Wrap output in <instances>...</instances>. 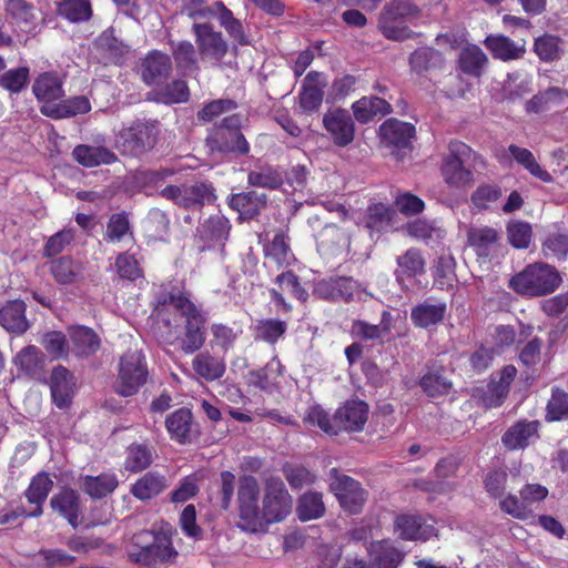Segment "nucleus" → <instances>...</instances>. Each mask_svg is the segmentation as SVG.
Masks as SVG:
<instances>
[{"label":"nucleus","mask_w":568,"mask_h":568,"mask_svg":"<svg viewBox=\"0 0 568 568\" xmlns=\"http://www.w3.org/2000/svg\"><path fill=\"white\" fill-rule=\"evenodd\" d=\"M133 540L138 549L131 550L130 557L134 561L145 566H152L158 562H169L178 555L166 537L154 536L148 530L136 534Z\"/></svg>","instance_id":"423d86ee"},{"label":"nucleus","mask_w":568,"mask_h":568,"mask_svg":"<svg viewBox=\"0 0 568 568\" xmlns=\"http://www.w3.org/2000/svg\"><path fill=\"white\" fill-rule=\"evenodd\" d=\"M118 478L114 474H101L99 476H85L82 481L83 490L92 498H103L118 487Z\"/></svg>","instance_id":"603ef678"},{"label":"nucleus","mask_w":568,"mask_h":568,"mask_svg":"<svg viewBox=\"0 0 568 568\" xmlns=\"http://www.w3.org/2000/svg\"><path fill=\"white\" fill-rule=\"evenodd\" d=\"M393 210L384 203L368 204L365 213V225L372 231H381L393 220Z\"/></svg>","instance_id":"e2e57ef3"},{"label":"nucleus","mask_w":568,"mask_h":568,"mask_svg":"<svg viewBox=\"0 0 568 568\" xmlns=\"http://www.w3.org/2000/svg\"><path fill=\"white\" fill-rule=\"evenodd\" d=\"M53 481L45 473H40L32 478L24 493L29 504L33 505V508L27 513L28 517H39L42 515V505L51 491Z\"/></svg>","instance_id":"cd10ccee"},{"label":"nucleus","mask_w":568,"mask_h":568,"mask_svg":"<svg viewBox=\"0 0 568 568\" xmlns=\"http://www.w3.org/2000/svg\"><path fill=\"white\" fill-rule=\"evenodd\" d=\"M507 237L510 245L515 248H528L532 237V229L528 222L511 221L506 227Z\"/></svg>","instance_id":"774afa93"},{"label":"nucleus","mask_w":568,"mask_h":568,"mask_svg":"<svg viewBox=\"0 0 568 568\" xmlns=\"http://www.w3.org/2000/svg\"><path fill=\"white\" fill-rule=\"evenodd\" d=\"M67 333L80 355H93L101 348V338L98 333L85 325H71Z\"/></svg>","instance_id":"c85d7f7f"},{"label":"nucleus","mask_w":568,"mask_h":568,"mask_svg":"<svg viewBox=\"0 0 568 568\" xmlns=\"http://www.w3.org/2000/svg\"><path fill=\"white\" fill-rule=\"evenodd\" d=\"M484 44L495 59L501 61L517 60L525 53L524 45H517L515 41L503 34L487 36Z\"/></svg>","instance_id":"2f4dec72"},{"label":"nucleus","mask_w":568,"mask_h":568,"mask_svg":"<svg viewBox=\"0 0 568 568\" xmlns=\"http://www.w3.org/2000/svg\"><path fill=\"white\" fill-rule=\"evenodd\" d=\"M166 305L173 306L184 318L181 348L185 353H195L206 339L205 313L183 292L169 293L158 301L155 310L160 313Z\"/></svg>","instance_id":"f257e3e1"},{"label":"nucleus","mask_w":568,"mask_h":568,"mask_svg":"<svg viewBox=\"0 0 568 568\" xmlns=\"http://www.w3.org/2000/svg\"><path fill=\"white\" fill-rule=\"evenodd\" d=\"M45 111L47 118L62 120L89 113L91 111V103L84 95H75L68 99L62 98L54 106H50V110L45 109Z\"/></svg>","instance_id":"7c9ffc66"},{"label":"nucleus","mask_w":568,"mask_h":568,"mask_svg":"<svg viewBox=\"0 0 568 568\" xmlns=\"http://www.w3.org/2000/svg\"><path fill=\"white\" fill-rule=\"evenodd\" d=\"M324 511L325 506L320 493H305L298 500L297 514L303 521L320 518L324 515Z\"/></svg>","instance_id":"13d9d810"},{"label":"nucleus","mask_w":568,"mask_h":568,"mask_svg":"<svg viewBox=\"0 0 568 568\" xmlns=\"http://www.w3.org/2000/svg\"><path fill=\"white\" fill-rule=\"evenodd\" d=\"M114 268L121 280L135 282L143 277V268L134 254L123 252L118 254L114 262Z\"/></svg>","instance_id":"680f3d73"},{"label":"nucleus","mask_w":568,"mask_h":568,"mask_svg":"<svg viewBox=\"0 0 568 568\" xmlns=\"http://www.w3.org/2000/svg\"><path fill=\"white\" fill-rule=\"evenodd\" d=\"M172 72V60L169 54L159 50L146 53L141 62V79L146 85H160Z\"/></svg>","instance_id":"a211bd4d"},{"label":"nucleus","mask_w":568,"mask_h":568,"mask_svg":"<svg viewBox=\"0 0 568 568\" xmlns=\"http://www.w3.org/2000/svg\"><path fill=\"white\" fill-rule=\"evenodd\" d=\"M174 173L169 168L139 170L134 174V182L145 190H159Z\"/></svg>","instance_id":"4d7b16f0"},{"label":"nucleus","mask_w":568,"mask_h":568,"mask_svg":"<svg viewBox=\"0 0 568 568\" xmlns=\"http://www.w3.org/2000/svg\"><path fill=\"white\" fill-rule=\"evenodd\" d=\"M292 497L285 489L284 483L276 477L266 481L263 508L260 511V526L283 520L291 511Z\"/></svg>","instance_id":"1a4fd4ad"},{"label":"nucleus","mask_w":568,"mask_h":568,"mask_svg":"<svg viewBox=\"0 0 568 568\" xmlns=\"http://www.w3.org/2000/svg\"><path fill=\"white\" fill-rule=\"evenodd\" d=\"M7 17L19 27L30 28L34 20V7L27 0H8L4 4Z\"/></svg>","instance_id":"bf43d9fd"},{"label":"nucleus","mask_w":568,"mask_h":568,"mask_svg":"<svg viewBox=\"0 0 568 568\" xmlns=\"http://www.w3.org/2000/svg\"><path fill=\"white\" fill-rule=\"evenodd\" d=\"M237 102L233 99H216L204 103L202 109L196 113L197 121L201 123H210L220 115L234 111Z\"/></svg>","instance_id":"0e129e2a"},{"label":"nucleus","mask_w":568,"mask_h":568,"mask_svg":"<svg viewBox=\"0 0 568 568\" xmlns=\"http://www.w3.org/2000/svg\"><path fill=\"white\" fill-rule=\"evenodd\" d=\"M317 251L332 255L347 242L346 233L336 224H326L315 236Z\"/></svg>","instance_id":"ea45409f"},{"label":"nucleus","mask_w":568,"mask_h":568,"mask_svg":"<svg viewBox=\"0 0 568 568\" xmlns=\"http://www.w3.org/2000/svg\"><path fill=\"white\" fill-rule=\"evenodd\" d=\"M148 376V367L141 357H121L116 393L124 397L133 396L145 384Z\"/></svg>","instance_id":"f8f14e48"},{"label":"nucleus","mask_w":568,"mask_h":568,"mask_svg":"<svg viewBox=\"0 0 568 568\" xmlns=\"http://www.w3.org/2000/svg\"><path fill=\"white\" fill-rule=\"evenodd\" d=\"M242 115L233 113L215 124L205 138V145L211 153L247 155L250 143L241 131Z\"/></svg>","instance_id":"7ed1b4c3"},{"label":"nucleus","mask_w":568,"mask_h":568,"mask_svg":"<svg viewBox=\"0 0 568 568\" xmlns=\"http://www.w3.org/2000/svg\"><path fill=\"white\" fill-rule=\"evenodd\" d=\"M501 196L503 190L498 184L483 183L471 193L470 201L475 207L484 211L490 209Z\"/></svg>","instance_id":"69168bd1"},{"label":"nucleus","mask_w":568,"mask_h":568,"mask_svg":"<svg viewBox=\"0 0 568 568\" xmlns=\"http://www.w3.org/2000/svg\"><path fill=\"white\" fill-rule=\"evenodd\" d=\"M266 203V194L256 191L232 194L227 200L229 206L244 220H252L257 216L265 209Z\"/></svg>","instance_id":"4be33fe9"},{"label":"nucleus","mask_w":568,"mask_h":568,"mask_svg":"<svg viewBox=\"0 0 568 568\" xmlns=\"http://www.w3.org/2000/svg\"><path fill=\"white\" fill-rule=\"evenodd\" d=\"M443 62L442 52L429 47L418 48L409 55V65L418 74L439 68Z\"/></svg>","instance_id":"3c124183"},{"label":"nucleus","mask_w":568,"mask_h":568,"mask_svg":"<svg viewBox=\"0 0 568 568\" xmlns=\"http://www.w3.org/2000/svg\"><path fill=\"white\" fill-rule=\"evenodd\" d=\"M499 240L497 230L490 226L470 227L467 231V243L479 258L488 260Z\"/></svg>","instance_id":"bb28decb"},{"label":"nucleus","mask_w":568,"mask_h":568,"mask_svg":"<svg viewBox=\"0 0 568 568\" xmlns=\"http://www.w3.org/2000/svg\"><path fill=\"white\" fill-rule=\"evenodd\" d=\"M562 39L551 33H544L534 41V52L540 61L551 63L561 59Z\"/></svg>","instance_id":"a18cd8bd"},{"label":"nucleus","mask_w":568,"mask_h":568,"mask_svg":"<svg viewBox=\"0 0 568 568\" xmlns=\"http://www.w3.org/2000/svg\"><path fill=\"white\" fill-rule=\"evenodd\" d=\"M332 473L331 489L338 499L341 507L349 514L361 513L367 498V494L361 487V484L347 475L338 474L335 469Z\"/></svg>","instance_id":"9b49d317"},{"label":"nucleus","mask_w":568,"mask_h":568,"mask_svg":"<svg viewBox=\"0 0 568 568\" xmlns=\"http://www.w3.org/2000/svg\"><path fill=\"white\" fill-rule=\"evenodd\" d=\"M541 252L545 257L566 260L568 255V233H549L541 243Z\"/></svg>","instance_id":"338daca9"},{"label":"nucleus","mask_w":568,"mask_h":568,"mask_svg":"<svg viewBox=\"0 0 568 568\" xmlns=\"http://www.w3.org/2000/svg\"><path fill=\"white\" fill-rule=\"evenodd\" d=\"M538 422H518L503 436V444L510 450L520 449L528 445L529 439L537 435Z\"/></svg>","instance_id":"a19ab883"},{"label":"nucleus","mask_w":568,"mask_h":568,"mask_svg":"<svg viewBox=\"0 0 568 568\" xmlns=\"http://www.w3.org/2000/svg\"><path fill=\"white\" fill-rule=\"evenodd\" d=\"M57 13L71 23L88 22L93 16L92 0H60Z\"/></svg>","instance_id":"c9c22d12"},{"label":"nucleus","mask_w":568,"mask_h":568,"mask_svg":"<svg viewBox=\"0 0 568 568\" xmlns=\"http://www.w3.org/2000/svg\"><path fill=\"white\" fill-rule=\"evenodd\" d=\"M476 156L475 151L466 143L453 140L448 144V154L443 158L442 176L450 187H465L474 181V173L466 164Z\"/></svg>","instance_id":"39448f33"},{"label":"nucleus","mask_w":568,"mask_h":568,"mask_svg":"<svg viewBox=\"0 0 568 568\" xmlns=\"http://www.w3.org/2000/svg\"><path fill=\"white\" fill-rule=\"evenodd\" d=\"M158 133L155 124L135 121L119 132L116 145L122 154L139 156L153 149Z\"/></svg>","instance_id":"0eeeda50"},{"label":"nucleus","mask_w":568,"mask_h":568,"mask_svg":"<svg viewBox=\"0 0 568 568\" xmlns=\"http://www.w3.org/2000/svg\"><path fill=\"white\" fill-rule=\"evenodd\" d=\"M73 160L84 168L109 165L118 161L116 154L105 146L78 144L72 151Z\"/></svg>","instance_id":"b1692460"},{"label":"nucleus","mask_w":568,"mask_h":568,"mask_svg":"<svg viewBox=\"0 0 568 568\" xmlns=\"http://www.w3.org/2000/svg\"><path fill=\"white\" fill-rule=\"evenodd\" d=\"M488 62L485 52L477 45H469L462 49L458 58L460 71L467 75L479 78L483 69Z\"/></svg>","instance_id":"de8ad7c7"},{"label":"nucleus","mask_w":568,"mask_h":568,"mask_svg":"<svg viewBox=\"0 0 568 568\" xmlns=\"http://www.w3.org/2000/svg\"><path fill=\"white\" fill-rule=\"evenodd\" d=\"M287 323L275 318L257 320L252 326V335L255 341L274 345L284 336Z\"/></svg>","instance_id":"49530a36"},{"label":"nucleus","mask_w":568,"mask_h":568,"mask_svg":"<svg viewBox=\"0 0 568 568\" xmlns=\"http://www.w3.org/2000/svg\"><path fill=\"white\" fill-rule=\"evenodd\" d=\"M562 283L559 271L547 263L527 264L508 281V287L526 298L541 297L552 294Z\"/></svg>","instance_id":"f03ea898"},{"label":"nucleus","mask_w":568,"mask_h":568,"mask_svg":"<svg viewBox=\"0 0 568 568\" xmlns=\"http://www.w3.org/2000/svg\"><path fill=\"white\" fill-rule=\"evenodd\" d=\"M395 528L398 535L408 540L427 539L434 532L432 525H426L422 518L413 515H402L396 518Z\"/></svg>","instance_id":"f704fd0d"},{"label":"nucleus","mask_w":568,"mask_h":568,"mask_svg":"<svg viewBox=\"0 0 568 568\" xmlns=\"http://www.w3.org/2000/svg\"><path fill=\"white\" fill-rule=\"evenodd\" d=\"M232 224L223 215H211L197 229L196 236L203 243L201 250H213L224 247L230 237Z\"/></svg>","instance_id":"dca6fc26"},{"label":"nucleus","mask_w":568,"mask_h":568,"mask_svg":"<svg viewBox=\"0 0 568 568\" xmlns=\"http://www.w3.org/2000/svg\"><path fill=\"white\" fill-rule=\"evenodd\" d=\"M27 304L20 298L10 300L0 307V326L7 332L22 335L30 327L26 315Z\"/></svg>","instance_id":"412c9836"},{"label":"nucleus","mask_w":568,"mask_h":568,"mask_svg":"<svg viewBox=\"0 0 568 568\" xmlns=\"http://www.w3.org/2000/svg\"><path fill=\"white\" fill-rule=\"evenodd\" d=\"M191 31L201 60L220 65L229 52L223 33L215 30L211 22H193Z\"/></svg>","instance_id":"6e6552de"},{"label":"nucleus","mask_w":568,"mask_h":568,"mask_svg":"<svg viewBox=\"0 0 568 568\" xmlns=\"http://www.w3.org/2000/svg\"><path fill=\"white\" fill-rule=\"evenodd\" d=\"M166 479L158 473H146L131 488V493L140 500H148L166 488Z\"/></svg>","instance_id":"09e8293b"},{"label":"nucleus","mask_w":568,"mask_h":568,"mask_svg":"<svg viewBox=\"0 0 568 568\" xmlns=\"http://www.w3.org/2000/svg\"><path fill=\"white\" fill-rule=\"evenodd\" d=\"M247 183L254 187L278 190L284 183L283 172L280 168L265 165L257 170L250 171Z\"/></svg>","instance_id":"8fccbe9b"},{"label":"nucleus","mask_w":568,"mask_h":568,"mask_svg":"<svg viewBox=\"0 0 568 568\" xmlns=\"http://www.w3.org/2000/svg\"><path fill=\"white\" fill-rule=\"evenodd\" d=\"M517 374L515 366H506L499 374L498 379H491L487 386L476 387L473 390V396L480 399L486 407L500 406L508 395L509 387L514 382Z\"/></svg>","instance_id":"2eb2a0df"},{"label":"nucleus","mask_w":568,"mask_h":568,"mask_svg":"<svg viewBox=\"0 0 568 568\" xmlns=\"http://www.w3.org/2000/svg\"><path fill=\"white\" fill-rule=\"evenodd\" d=\"M258 494V483L253 476L241 477L237 498L241 527L245 530L255 531L260 527Z\"/></svg>","instance_id":"9d476101"},{"label":"nucleus","mask_w":568,"mask_h":568,"mask_svg":"<svg viewBox=\"0 0 568 568\" xmlns=\"http://www.w3.org/2000/svg\"><path fill=\"white\" fill-rule=\"evenodd\" d=\"M81 265L70 256H60L49 263V271L57 283L73 284L81 275Z\"/></svg>","instance_id":"79ce46f5"},{"label":"nucleus","mask_w":568,"mask_h":568,"mask_svg":"<svg viewBox=\"0 0 568 568\" xmlns=\"http://www.w3.org/2000/svg\"><path fill=\"white\" fill-rule=\"evenodd\" d=\"M568 100V91L558 87H550L532 95L526 102L528 113H545L560 108Z\"/></svg>","instance_id":"a878e982"},{"label":"nucleus","mask_w":568,"mask_h":568,"mask_svg":"<svg viewBox=\"0 0 568 568\" xmlns=\"http://www.w3.org/2000/svg\"><path fill=\"white\" fill-rule=\"evenodd\" d=\"M416 130L412 123L395 118L387 119L379 126L381 140L389 148L397 150V158H402L400 151L412 150V139Z\"/></svg>","instance_id":"f3484780"},{"label":"nucleus","mask_w":568,"mask_h":568,"mask_svg":"<svg viewBox=\"0 0 568 568\" xmlns=\"http://www.w3.org/2000/svg\"><path fill=\"white\" fill-rule=\"evenodd\" d=\"M323 126L338 148H345L354 141L355 123L346 109L335 108L325 112Z\"/></svg>","instance_id":"4468645a"},{"label":"nucleus","mask_w":568,"mask_h":568,"mask_svg":"<svg viewBox=\"0 0 568 568\" xmlns=\"http://www.w3.org/2000/svg\"><path fill=\"white\" fill-rule=\"evenodd\" d=\"M397 281L413 278L425 272V260L422 252L416 247L408 248L404 254L397 256Z\"/></svg>","instance_id":"58836bf2"},{"label":"nucleus","mask_w":568,"mask_h":568,"mask_svg":"<svg viewBox=\"0 0 568 568\" xmlns=\"http://www.w3.org/2000/svg\"><path fill=\"white\" fill-rule=\"evenodd\" d=\"M30 80V69L27 65L18 67L4 71L0 75V87L11 94H18L23 91Z\"/></svg>","instance_id":"052dcab7"},{"label":"nucleus","mask_w":568,"mask_h":568,"mask_svg":"<svg viewBox=\"0 0 568 568\" xmlns=\"http://www.w3.org/2000/svg\"><path fill=\"white\" fill-rule=\"evenodd\" d=\"M64 80L55 71L40 73L33 81L32 93L40 104V113L47 116V110L65 97L63 89Z\"/></svg>","instance_id":"ddd939ff"},{"label":"nucleus","mask_w":568,"mask_h":568,"mask_svg":"<svg viewBox=\"0 0 568 568\" xmlns=\"http://www.w3.org/2000/svg\"><path fill=\"white\" fill-rule=\"evenodd\" d=\"M183 209L200 211L206 204H214L217 200L216 190L212 182L196 181L193 184H184Z\"/></svg>","instance_id":"5701e85b"},{"label":"nucleus","mask_w":568,"mask_h":568,"mask_svg":"<svg viewBox=\"0 0 568 568\" xmlns=\"http://www.w3.org/2000/svg\"><path fill=\"white\" fill-rule=\"evenodd\" d=\"M508 153L513 159L523 168H525L532 176L539 179L545 183L554 181L552 175L540 166L532 152L526 148H520L516 144L508 146Z\"/></svg>","instance_id":"c03bdc74"},{"label":"nucleus","mask_w":568,"mask_h":568,"mask_svg":"<svg viewBox=\"0 0 568 568\" xmlns=\"http://www.w3.org/2000/svg\"><path fill=\"white\" fill-rule=\"evenodd\" d=\"M50 505L53 510L67 518L70 525L73 527L78 525L80 503L79 494L75 490L63 489L51 498Z\"/></svg>","instance_id":"e433bc0d"},{"label":"nucleus","mask_w":568,"mask_h":568,"mask_svg":"<svg viewBox=\"0 0 568 568\" xmlns=\"http://www.w3.org/2000/svg\"><path fill=\"white\" fill-rule=\"evenodd\" d=\"M419 8L410 0H390L387 2L378 19L382 34L393 41H404L414 37L406 22L419 16Z\"/></svg>","instance_id":"20e7f679"},{"label":"nucleus","mask_w":568,"mask_h":568,"mask_svg":"<svg viewBox=\"0 0 568 568\" xmlns=\"http://www.w3.org/2000/svg\"><path fill=\"white\" fill-rule=\"evenodd\" d=\"M77 388V381L73 374L63 366L53 368L50 377V390L54 405L60 408H68L73 399Z\"/></svg>","instance_id":"6ab92c4d"},{"label":"nucleus","mask_w":568,"mask_h":568,"mask_svg":"<svg viewBox=\"0 0 568 568\" xmlns=\"http://www.w3.org/2000/svg\"><path fill=\"white\" fill-rule=\"evenodd\" d=\"M355 281L352 277H331L320 284V293L327 300L349 302L355 292Z\"/></svg>","instance_id":"4c0bfd02"},{"label":"nucleus","mask_w":568,"mask_h":568,"mask_svg":"<svg viewBox=\"0 0 568 568\" xmlns=\"http://www.w3.org/2000/svg\"><path fill=\"white\" fill-rule=\"evenodd\" d=\"M176 68L182 71L199 70L195 47L187 40L170 42Z\"/></svg>","instance_id":"5fc2aeb1"},{"label":"nucleus","mask_w":568,"mask_h":568,"mask_svg":"<svg viewBox=\"0 0 568 568\" xmlns=\"http://www.w3.org/2000/svg\"><path fill=\"white\" fill-rule=\"evenodd\" d=\"M374 565L377 568H396L402 561V552L387 540L371 544Z\"/></svg>","instance_id":"864d4df0"},{"label":"nucleus","mask_w":568,"mask_h":568,"mask_svg":"<svg viewBox=\"0 0 568 568\" xmlns=\"http://www.w3.org/2000/svg\"><path fill=\"white\" fill-rule=\"evenodd\" d=\"M321 72L311 71L306 74L298 94L300 106L304 112L317 111L323 102L325 83L320 84Z\"/></svg>","instance_id":"393cba45"},{"label":"nucleus","mask_w":568,"mask_h":568,"mask_svg":"<svg viewBox=\"0 0 568 568\" xmlns=\"http://www.w3.org/2000/svg\"><path fill=\"white\" fill-rule=\"evenodd\" d=\"M165 427L170 437L180 443L191 442L192 413L187 408H180L169 415L165 419Z\"/></svg>","instance_id":"72a5a7b5"},{"label":"nucleus","mask_w":568,"mask_h":568,"mask_svg":"<svg viewBox=\"0 0 568 568\" xmlns=\"http://www.w3.org/2000/svg\"><path fill=\"white\" fill-rule=\"evenodd\" d=\"M214 8L217 12L220 26L224 28L227 36L239 45H248L250 39L245 33L242 22L236 19L233 12L224 4L223 1H215Z\"/></svg>","instance_id":"473e14b6"},{"label":"nucleus","mask_w":568,"mask_h":568,"mask_svg":"<svg viewBox=\"0 0 568 568\" xmlns=\"http://www.w3.org/2000/svg\"><path fill=\"white\" fill-rule=\"evenodd\" d=\"M446 308L445 303L432 304L425 301L413 307L410 318L416 326L427 328L444 320Z\"/></svg>","instance_id":"37998d69"},{"label":"nucleus","mask_w":568,"mask_h":568,"mask_svg":"<svg viewBox=\"0 0 568 568\" xmlns=\"http://www.w3.org/2000/svg\"><path fill=\"white\" fill-rule=\"evenodd\" d=\"M130 235L133 237L129 216L125 212L113 213L108 220L103 240L106 243H119Z\"/></svg>","instance_id":"6e6d98bb"},{"label":"nucleus","mask_w":568,"mask_h":568,"mask_svg":"<svg viewBox=\"0 0 568 568\" xmlns=\"http://www.w3.org/2000/svg\"><path fill=\"white\" fill-rule=\"evenodd\" d=\"M265 258L275 264L277 270L291 265L294 254L288 244V237L284 231L276 232L272 241L264 246Z\"/></svg>","instance_id":"c756f323"},{"label":"nucleus","mask_w":568,"mask_h":568,"mask_svg":"<svg viewBox=\"0 0 568 568\" xmlns=\"http://www.w3.org/2000/svg\"><path fill=\"white\" fill-rule=\"evenodd\" d=\"M368 418V406L362 400H348L334 415L336 432L363 430Z\"/></svg>","instance_id":"aec40b11"}]
</instances>
